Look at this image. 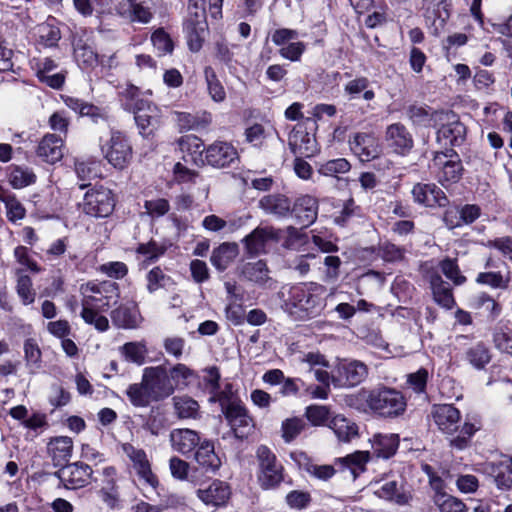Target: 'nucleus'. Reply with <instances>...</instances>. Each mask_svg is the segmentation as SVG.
Here are the masks:
<instances>
[{
    "mask_svg": "<svg viewBox=\"0 0 512 512\" xmlns=\"http://www.w3.org/2000/svg\"><path fill=\"white\" fill-rule=\"evenodd\" d=\"M326 287L317 282L300 283L281 292V307L294 320L319 316L325 308Z\"/></svg>",
    "mask_w": 512,
    "mask_h": 512,
    "instance_id": "1",
    "label": "nucleus"
},
{
    "mask_svg": "<svg viewBox=\"0 0 512 512\" xmlns=\"http://www.w3.org/2000/svg\"><path fill=\"white\" fill-rule=\"evenodd\" d=\"M432 419L437 428L450 437V446L457 450L466 449L480 424L465 421L460 428L461 413L452 404H437L432 407Z\"/></svg>",
    "mask_w": 512,
    "mask_h": 512,
    "instance_id": "2",
    "label": "nucleus"
},
{
    "mask_svg": "<svg viewBox=\"0 0 512 512\" xmlns=\"http://www.w3.org/2000/svg\"><path fill=\"white\" fill-rule=\"evenodd\" d=\"M360 396L374 414L383 418H397L406 411V398L395 388L378 386L361 391Z\"/></svg>",
    "mask_w": 512,
    "mask_h": 512,
    "instance_id": "3",
    "label": "nucleus"
},
{
    "mask_svg": "<svg viewBox=\"0 0 512 512\" xmlns=\"http://www.w3.org/2000/svg\"><path fill=\"white\" fill-rule=\"evenodd\" d=\"M82 307L108 311L120 298L119 285L112 281L88 282L81 286Z\"/></svg>",
    "mask_w": 512,
    "mask_h": 512,
    "instance_id": "4",
    "label": "nucleus"
},
{
    "mask_svg": "<svg viewBox=\"0 0 512 512\" xmlns=\"http://www.w3.org/2000/svg\"><path fill=\"white\" fill-rule=\"evenodd\" d=\"M436 140L439 145L446 149L460 146L466 139V127L459 120V117L452 111H440L437 115Z\"/></svg>",
    "mask_w": 512,
    "mask_h": 512,
    "instance_id": "5",
    "label": "nucleus"
},
{
    "mask_svg": "<svg viewBox=\"0 0 512 512\" xmlns=\"http://www.w3.org/2000/svg\"><path fill=\"white\" fill-rule=\"evenodd\" d=\"M259 464L258 483L265 490L274 489L283 481V466L277 461L276 455L265 445H260L256 451Z\"/></svg>",
    "mask_w": 512,
    "mask_h": 512,
    "instance_id": "6",
    "label": "nucleus"
},
{
    "mask_svg": "<svg viewBox=\"0 0 512 512\" xmlns=\"http://www.w3.org/2000/svg\"><path fill=\"white\" fill-rule=\"evenodd\" d=\"M218 401L235 436L237 438L246 437L254 428L253 419L246 407L241 402L230 400L224 395H220Z\"/></svg>",
    "mask_w": 512,
    "mask_h": 512,
    "instance_id": "7",
    "label": "nucleus"
},
{
    "mask_svg": "<svg viewBox=\"0 0 512 512\" xmlns=\"http://www.w3.org/2000/svg\"><path fill=\"white\" fill-rule=\"evenodd\" d=\"M104 158L115 169H125L132 159V146L127 137L119 131H113L108 140L101 143Z\"/></svg>",
    "mask_w": 512,
    "mask_h": 512,
    "instance_id": "8",
    "label": "nucleus"
},
{
    "mask_svg": "<svg viewBox=\"0 0 512 512\" xmlns=\"http://www.w3.org/2000/svg\"><path fill=\"white\" fill-rule=\"evenodd\" d=\"M81 207L88 216L105 218L114 211L115 198L110 189L103 186L94 187L85 193Z\"/></svg>",
    "mask_w": 512,
    "mask_h": 512,
    "instance_id": "9",
    "label": "nucleus"
},
{
    "mask_svg": "<svg viewBox=\"0 0 512 512\" xmlns=\"http://www.w3.org/2000/svg\"><path fill=\"white\" fill-rule=\"evenodd\" d=\"M122 452L131 463V467L138 477L142 486L156 489L159 482L157 476L153 473L151 463L144 449L135 447L131 443L121 445Z\"/></svg>",
    "mask_w": 512,
    "mask_h": 512,
    "instance_id": "10",
    "label": "nucleus"
},
{
    "mask_svg": "<svg viewBox=\"0 0 512 512\" xmlns=\"http://www.w3.org/2000/svg\"><path fill=\"white\" fill-rule=\"evenodd\" d=\"M431 167L441 184L456 183L462 176L463 166L459 155L454 149L436 152Z\"/></svg>",
    "mask_w": 512,
    "mask_h": 512,
    "instance_id": "11",
    "label": "nucleus"
},
{
    "mask_svg": "<svg viewBox=\"0 0 512 512\" xmlns=\"http://www.w3.org/2000/svg\"><path fill=\"white\" fill-rule=\"evenodd\" d=\"M134 120L140 135L149 138L161 124L160 109L146 99H137L132 106Z\"/></svg>",
    "mask_w": 512,
    "mask_h": 512,
    "instance_id": "12",
    "label": "nucleus"
},
{
    "mask_svg": "<svg viewBox=\"0 0 512 512\" xmlns=\"http://www.w3.org/2000/svg\"><path fill=\"white\" fill-rule=\"evenodd\" d=\"M143 378L153 401L165 399L174 392V384L171 383L166 368L162 366L145 368Z\"/></svg>",
    "mask_w": 512,
    "mask_h": 512,
    "instance_id": "13",
    "label": "nucleus"
},
{
    "mask_svg": "<svg viewBox=\"0 0 512 512\" xmlns=\"http://www.w3.org/2000/svg\"><path fill=\"white\" fill-rule=\"evenodd\" d=\"M93 470L88 464L77 461L62 466L55 476L66 489H79L88 485L92 480Z\"/></svg>",
    "mask_w": 512,
    "mask_h": 512,
    "instance_id": "14",
    "label": "nucleus"
},
{
    "mask_svg": "<svg viewBox=\"0 0 512 512\" xmlns=\"http://www.w3.org/2000/svg\"><path fill=\"white\" fill-rule=\"evenodd\" d=\"M99 475V479H94L95 482H99L98 496L108 508H117L120 503L117 469L114 466H106L102 468Z\"/></svg>",
    "mask_w": 512,
    "mask_h": 512,
    "instance_id": "15",
    "label": "nucleus"
},
{
    "mask_svg": "<svg viewBox=\"0 0 512 512\" xmlns=\"http://www.w3.org/2000/svg\"><path fill=\"white\" fill-rule=\"evenodd\" d=\"M337 376L332 377L334 387L356 386L368 375L366 364L358 360L340 362L336 369Z\"/></svg>",
    "mask_w": 512,
    "mask_h": 512,
    "instance_id": "16",
    "label": "nucleus"
},
{
    "mask_svg": "<svg viewBox=\"0 0 512 512\" xmlns=\"http://www.w3.org/2000/svg\"><path fill=\"white\" fill-rule=\"evenodd\" d=\"M349 146L362 162H369L381 153L379 139L371 132H357L349 139Z\"/></svg>",
    "mask_w": 512,
    "mask_h": 512,
    "instance_id": "17",
    "label": "nucleus"
},
{
    "mask_svg": "<svg viewBox=\"0 0 512 512\" xmlns=\"http://www.w3.org/2000/svg\"><path fill=\"white\" fill-rule=\"evenodd\" d=\"M411 193L414 202L426 207H445L449 203L445 193L434 183H417Z\"/></svg>",
    "mask_w": 512,
    "mask_h": 512,
    "instance_id": "18",
    "label": "nucleus"
},
{
    "mask_svg": "<svg viewBox=\"0 0 512 512\" xmlns=\"http://www.w3.org/2000/svg\"><path fill=\"white\" fill-rule=\"evenodd\" d=\"M237 160L238 152L234 146L228 142L217 141L206 149L205 161L213 167L224 168L230 166Z\"/></svg>",
    "mask_w": 512,
    "mask_h": 512,
    "instance_id": "19",
    "label": "nucleus"
},
{
    "mask_svg": "<svg viewBox=\"0 0 512 512\" xmlns=\"http://www.w3.org/2000/svg\"><path fill=\"white\" fill-rule=\"evenodd\" d=\"M289 149L295 156L311 157L317 151L316 139L302 125H297L288 137Z\"/></svg>",
    "mask_w": 512,
    "mask_h": 512,
    "instance_id": "20",
    "label": "nucleus"
},
{
    "mask_svg": "<svg viewBox=\"0 0 512 512\" xmlns=\"http://www.w3.org/2000/svg\"><path fill=\"white\" fill-rule=\"evenodd\" d=\"M385 139L388 146L397 154L405 155L413 148L412 134L402 123H393L386 128Z\"/></svg>",
    "mask_w": 512,
    "mask_h": 512,
    "instance_id": "21",
    "label": "nucleus"
},
{
    "mask_svg": "<svg viewBox=\"0 0 512 512\" xmlns=\"http://www.w3.org/2000/svg\"><path fill=\"white\" fill-rule=\"evenodd\" d=\"M173 451L188 456L195 451L201 442L197 431L188 428L173 429L169 435Z\"/></svg>",
    "mask_w": 512,
    "mask_h": 512,
    "instance_id": "22",
    "label": "nucleus"
},
{
    "mask_svg": "<svg viewBox=\"0 0 512 512\" xmlns=\"http://www.w3.org/2000/svg\"><path fill=\"white\" fill-rule=\"evenodd\" d=\"M318 210V200L313 196L303 195L295 200L291 214L299 225L308 227L316 221Z\"/></svg>",
    "mask_w": 512,
    "mask_h": 512,
    "instance_id": "23",
    "label": "nucleus"
},
{
    "mask_svg": "<svg viewBox=\"0 0 512 512\" xmlns=\"http://www.w3.org/2000/svg\"><path fill=\"white\" fill-rule=\"evenodd\" d=\"M36 155L47 163H56L63 157V139L56 134H46L37 146Z\"/></svg>",
    "mask_w": 512,
    "mask_h": 512,
    "instance_id": "24",
    "label": "nucleus"
},
{
    "mask_svg": "<svg viewBox=\"0 0 512 512\" xmlns=\"http://www.w3.org/2000/svg\"><path fill=\"white\" fill-rule=\"evenodd\" d=\"M194 458L199 467L205 473H216L221 466V460L216 454L214 445L211 441L205 439L194 451Z\"/></svg>",
    "mask_w": 512,
    "mask_h": 512,
    "instance_id": "25",
    "label": "nucleus"
},
{
    "mask_svg": "<svg viewBox=\"0 0 512 512\" xmlns=\"http://www.w3.org/2000/svg\"><path fill=\"white\" fill-rule=\"evenodd\" d=\"M469 307L484 314L488 322H494L502 313V306L487 292H479L469 300Z\"/></svg>",
    "mask_w": 512,
    "mask_h": 512,
    "instance_id": "26",
    "label": "nucleus"
},
{
    "mask_svg": "<svg viewBox=\"0 0 512 512\" xmlns=\"http://www.w3.org/2000/svg\"><path fill=\"white\" fill-rule=\"evenodd\" d=\"M111 319L118 328L134 329L138 327L141 315L136 304L126 303L111 312Z\"/></svg>",
    "mask_w": 512,
    "mask_h": 512,
    "instance_id": "27",
    "label": "nucleus"
},
{
    "mask_svg": "<svg viewBox=\"0 0 512 512\" xmlns=\"http://www.w3.org/2000/svg\"><path fill=\"white\" fill-rule=\"evenodd\" d=\"M429 282L434 301L447 310L452 309L456 302L450 284L438 273L431 274Z\"/></svg>",
    "mask_w": 512,
    "mask_h": 512,
    "instance_id": "28",
    "label": "nucleus"
},
{
    "mask_svg": "<svg viewBox=\"0 0 512 512\" xmlns=\"http://www.w3.org/2000/svg\"><path fill=\"white\" fill-rule=\"evenodd\" d=\"M197 495L206 505L214 507L224 505L230 497L229 486L219 480L213 481L208 488L200 489Z\"/></svg>",
    "mask_w": 512,
    "mask_h": 512,
    "instance_id": "29",
    "label": "nucleus"
},
{
    "mask_svg": "<svg viewBox=\"0 0 512 512\" xmlns=\"http://www.w3.org/2000/svg\"><path fill=\"white\" fill-rule=\"evenodd\" d=\"M64 104L80 116H87L97 123L99 120H106L107 113L105 109L88 103L82 99L73 96H62Z\"/></svg>",
    "mask_w": 512,
    "mask_h": 512,
    "instance_id": "30",
    "label": "nucleus"
},
{
    "mask_svg": "<svg viewBox=\"0 0 512 512\" xmlns=\"http://www.w3.org/2000/svg\"><path fill=\"white\" fill-rule=\"evenodd\" d=\"M491 359L490 348L482 341L473 343L463 353V360L476 370H484Z\"/></svg>",
    "mask_w": 512,
    "mask_h": 512,
    "instance_id": "31",
    "label": "nucleus"
},
{
    "mask_svg": "<svg viewBox=\"0 0 512 512\" xmlns=\"http://www.w3.org/2000/svg\"><path fill=\"white\" fill-rule=\"evenodd\" d=\"M489 473L500 490L512 488V457H504L498 462L489 464Z\"/></svg>",
    "mask_w": 512,
    "mask_h": 512,
    "instance_id": "32",
    "label": "nucleus"
},
{
    "mask_svg": "<svg viewBox=\"0 0 512 512\" xmlns=\"http://www.w3.org/2000/svg\"><path fill=\"white\" fill-rule=\"evenodd\" d=\"M399 446V436L397 434H376L371 440L373 454L377 458L388 459L392 457Z\"/></svg>",
    "mask_w": 512,
    "mask_h": 512,
    "instance_id": "33",
    "label": "nucleus"
},
{
    "mask_svg": "<svg viewBox=\"0 0 512 512\" xmlns=\"http://www.w3.org/2000/svg\"><path fill=\"white\" fill-rule=\"evenodd\" d=\"M291 457L298 465L304 469L309 475L323 481H327L335 474V469L331 465H317L312 463L308 456L303 453H293Z\"/></svg>",
    "mask_w": 512,
    "mask_h": 512,
    "instance_id": "34",
    "label": "nucleus"
},
{
    "mask_svg": "<svg viewBox=\"0 0 512 512\" xmlns=\"http://www.w3.org/2000/svg\"><path fill=\"white\" fill-rule=\"evenodd\" d=\"M72 450V439L66 436L56 437L48 444V452L55 466H60L67 462L72 456Z\"/></svg>",
    "mask_w": 512,
    "mask_h": 512,
    "instance_id": "35",
    "label": "nucleus"
},
{
    "mask_svg": "<svg viewBox=\"0 0 512 512\" xmlns=\"http://www.w3.org/2000/svg\"><path fill=\"white\" fill-rule=\"evenodd\" d=\"M260 208L268 214L284 217L291 212L289 199L281 194L266 195L259 201Z\"/></svg>",
    "mask_w": 512,
    "mask_h": 512,
    "instance_id": "36",
    "label": "nucleus"
},
{
    "mask_svg": "<svg viewBox=\"0 0 512 512\" xmlns=\"http://www.w3.org/2000/svg\"><path fill=\"white\" fill-rule=\"evenodd\" d=\"M237 255V244L223 243L213 250L210 261L217 270L224 271L228 268V266L236 258Z\"/></svg>",
    "mask_w": 512,
    "mask_h": 512,
    "instance_id": "37",
    "label": "nucleus"
},
{
    "mask_svg": "<svg viewBox=\"0 0 512 512\" xmlns=\"http://www.w3.org/2000/svg\"><path fill=\"white\" fill-rule=\"evenodd\" d=\"M179 146L182 152H187V157H190V161L194 164L199 165L204 163L203 153L205 146L203 141L194 135H187L182 137L179 141ZM184 160L187 162L188 159L184 156Z\"/></svg>",
    "mask_w": 512,
    "mask_h": 512,
    "instance_id": "38",
    "label": "nucleus"
},
{
    "mask_svg": "<svg viewBox=\"0 0 512 512\" xmlns=\"http://www.w3.org/2000/svg\"><path fill=\"white\" fill-rule=\"evenodd\" d=\"M339 441L350 442L358 436L357 425L342 415L334 416L329 423Z\"/></svg>",
    "mask_w": 512,
    "mask_h": 512,
    "instance_id": "39",
    "label": "nucleus"
},
{
    "mask_svg": "<svg viewBox=\"0 0 512 512\" xmlns=\"http://www.w3.org/2000/svg\"><path fill=\"white\" fill-rule=\"evenodd\" d=\"M273 237V232L269 228L258 227L248 234L243 242L248 254L257 255L263 251L267 240Z\"/></svg>",
    "mask_w": 512,
    "mask_h": 512,
    "instance_id": "40",
    "label": "nucleus"
},
{
    "mask_svg": "<svg viewBox=\"0 0 512 512\" xmlns=\"http://www.w3.org/2000/svg\"><path fill=\"white\" fill-rule=\"evenodd\" d=\"M206 30V22L203 20L188 19L184 23V31L187 34L188 45L191 51L197 52L201 49Z\"/></svg>",
    "mask_w": 512,
    "mask_h": 512,
    "instance_id": "41",
    "label": "nucleus"
},
{
    "mask_svg": "<svg viewBox=\"0 0 512 512\" xmlns=\"http://www.w3.org/2000/svg\"><path fill=\"white\" fill-rule=\"evenodd\" d=\"M440 111H435L428 106L411 105L407 114L409 119L416 125L431 126L436 125Z\"/></svg>",
    "mask_w": 512,
    "mask_h": 512,
    "instance_id": "42",
    "label": "nucleus"
},
{
    "mask_svg": "<svg viewBox=\"0 0 512 512\" xmlns=\"http://www.w3.org/2000/svg\"><path fill=\"white\" fill-rule=\"evenodd\" d=\"M16 292L23 305H30L35 301L36 292L30 276L23 269L16 270Z\"/></svg>",
    "mask_w": 512,
    "mask_h": 512,
    "instance_id": "43",
    "label": "nucleus"
},
{
    "mask_svg": "<svg viewBox=\"0 0 512 512\" xmlns=\"http://www.w3.org/2000/svg\"><path fill=\"white\" fill-rule=\"evenodd\" d=\"M477 284L486 285L492 289L506 290L509 288L511 282L510 271L502 274L500 271H487L478 273L476 279Z\"/></svg>",
    "mask_w": 512,
    "mask_h": 512,
    "instance_id": "44",
    "label": "nucleus"
},
{
    "mask_svg": "<svg viewBox=\"0 0 512 512\" xmlns=\"http://www.w3.org/2000/svg\"><path fill=\"white\" fill-rule=\"evenodd\" d=\"M24 358L26 367L30 374H36L41 368L42 353L37 342L32 339H26L24 342Z\"/></svg>",
    "mask_w": 512,
    "mask_h": 512,
    "instance_id": "45",
    "label": "nucleus"
},
{
    "mask_svg": "<svg viewBox=\"0 0 512 512\" xmlns=\"http://www.w3.org/2000/svg\"><path fill=\"white\" fill-rule=\"evenodd\" d=\"M448 7L447 0H423L425 17L432 19L434 22L439 20L441 25L449 18Z\"/></svg>",
    "mask_w": 512,
    "mask_h": 512,
    "instance_id": "46",
    "label": "nucleus"
},
{
    "mask_svg": "<svg viewBox=\"0 0 512 512\" xmlns=\"http://www.w3.org/2000/svg\"><path fill=\"white\" fill-rule=\"evenodd\" d=\"M74 57L79 65L83 67H93L98 64L99 55L94 49L82 39H79L74 44Z\"/></svg>",
    "mask_w": 512,
    "mask_h": 512,
    "instance_id": "47",
    "label": "nucleus"
},
{
    "mask_svg": "<svg viewBox=\"0 0 512 512\" xmlns=\"http://www.w3.org/2000/svg\"><path fill=\"white\" fill-rule=\"evenodd\" d=\"M126 395L131 404L135 407H146L153 401L150 390H148V387L145 385L143 377L140 383L129 385L126 390Z\"/></svg>",
    "mask_w": 512,
    "mask_h": 512,
    "instance_id": "48",
    "label": "nucleus"
},
{
    "mask_svg": "<svg viewBox=\"0 0 512 512\" xmlns=\"http://www.w3.org/2000/svg\"><path fill=\"white\" fill-rule=\"evenodd\" d=\"M268 273L269 270L267 268V265L262 260L246 263L242 269V274L244 278L260 285L268 281Z\"/></svg>",
    "mask_w": 512,
    "mask_h": 512,
    "instance_id": "49",
    "label": "nucleus"
},
{
    "mask_svg": "<svg viewBox=\"0 0 512 512\" xmlns=\"http://www.w3.org/2000/svg\"><path fill=\"white\" fill-rule=\"evenodd\" d=\"M173 405L176 415L181 419L196 418L199 412V404L189 396H175Z\"/></svg>",
    "mask_w": 512,
    "mask_h": 512,
    "instance_id": "50",
    "label": "nucleus"
},
{
    "mask_svg": "<svg viewBox=\"0 0 512 512\" xmlns=\"http://www.w3.org/2000/svg\"><path fill=\"white\" fill-rule=\"evenodd\" d=\"M35 181L36 175L31 168L23 166L11 167L9 182L13 188L21 189L34 184Z\"/></svg>",
    "mask_w": 512,
    "mask_h": 512,
    "instance_id": "51",
    "label": "nucleus"
},
{
    "mask_svg": "<svg viewBox=\"0 0 512 512\" xmlns=\"http://www.w3.org/2000/svg\"><path fill=\"white\" fill-rule=\"evenodd\" d=\"M132 21L148 23L152 19L151 0H126Z\"/></svg>",
    "mask_w": 512,
    "mask_h": 512,
    "instance_id": "52",
    "label": "nucleus"
},
{
    "mask_svg": "<svg viewBox=\"0 0 512 512\" xmlns=\"http://www.w3.org/2000/svg\"><path fill=\"white\" fill-rule=\"evenodd\" d=\"M204 76L207 83L208 93L213 101L223 102L226 98V92L214 69L210 66L205 67Z\"/></svg>",
    "mask_w": 512,
    "mask_h": 512,
    "instance_id": "53",
    "label": "nucleus"
},
{
    "mask_svg": "<svg viewBox=\"0 0 512 512\" xmlns=\"http://www.w3.org/2000/svg\"><path fill=\"white\" fill-rule=\"evenodd\" d=\"M169 378L171 383L174 384L175 388L187 387L191 379L194 378L195 372L184 364L178 363L169 370Z\"/></svg>",
    "mask_w": 512,
    "mask_h": 512,
    "instance_id": "54",
    "label": "nucleus"
},
{
    "mask_svg": "<svg viewBox=\"0 0 512 512\" xmlns=\"http://www.w3.org/2000/svg\"><path fill=\"white\" fill-rule=\"evenodd\" d=\"M165 252L166 247L153 240L141 243L136 248V253L144 257V263L147 265L156 262Z\"/></svg>",
    "mask_w": 512,
    "mask_h": 512,
    "instance_id": "55",
    "label": "nucleus"
},
{
    "mask_svg": "<svg viewBox=\"0 0 512 512\" xmlns=\"http://www.w3.org/2000/svg\"><path fill=\"white\" fill-rule=\"evenodd\" d=\"M370 459L369 451H356L343 458L344 464L350 470L353 478L355 479L360 473L365 470V465Z\"/></svg>",
    "mask_w": 512,
    "mask_h": 512,
    "instance_id": "56",
    "label": "nucleus"
},
{
    "mask_svg": "<svg viewBox=\"0 0 512 512\" xmlns=\"http://www.w3.org/2000/svg\"><path fill=\"white\" fill-rule=\"evenodd\" d=\"M306 422L300 417L287 418L282 422V438L286 443L292 442L305 429Z\"/></svg>",
    "mask_w": 512,
    "mask_h": 512,
    "instance_id": "57",
    "label": "nucleus"
},
{
    "mask_svg": "<svg viewBox=\"0 0 512 512\" xmlns=\"http://www.w3.org/2000/svg\"><path fill=\"white\" fill-rule=\"evenodd\" d=\"M121 352L126 360L142 365L145 362L147 348L142 342H128L121 347Z\"/></svg>",
    "mask_w": 512,
    "mask_h": 512,
    "instance_id": "58",
    "label": "nucleus"
},
{
    "mask_svg": "<svg viewBox=\"0 0 512 512\" xmlns=\"http://www.w3.org/2000/svg\"><path fill=\"white\" fill-rule=\"evenodd\" d=\"M101 312L100 310L82 307L80 315L86 324L93 326L99 332H105L109 329V320L106 316L101 315Z\"/></svg>",
    "mask_w": 512,
    "mask_h": 512,
    "instance_id": "59",
    "label": "nucleus"
},
{
    "mask_svg": "<svg viewBox=\"0 0 512 512\" xmlns=\"http://www.w3.org/2000/svg\"><path fill=\"white\" fill-rule=\"evenodd\" d=\"M146 280L147 290L149 293H154L157 290L165 288L172 283L171 277L166 275L160 267L152 268L148 272Z\"/></svg>",
    "mask_w": 512,
    "mask_h": 512,
    "instance_id": "60",
    "label": "nucleus"
},
{
    "mask_svg": "<svg viewBox=\"0 0 512 512\" xmlns=\"http://www.w3.org/2000/svg\"><path fill=\"white\" fill-rule=\"evenodd\" d=\"M442 273L456 286L466 283L467 278L461 273L455 259L445 258L439 264Z\"/></svg>",
    "mask_w": 512,
    "mask_h": 512,
    "instance_id": "61",
    "label": "nucleus"
},
{
    "mask_svg": "<svg viewBox=\"0 0 512 512\" xmlns=\"http://www.w3.org/2000/svg\"><path fill=\"white\" fill-rule=\"evenodd\" d=\"M350 168L351 165L345 158H337L321 164L318 171L324 176L338 177L339 174L347 173Z\"/></svg>",
    "mask_w": 512,
    "mask_h": 512,
    "instance_id": "62",
    "label": "nucleus"
},
{
    "mask_svg": "<svg viewBox=\"0 0 512 512\" xmlns=\"http://www.w3.org/2000/svg\"><path fill=\"white\" fill-rule=\"evenodd\" d=\"M434 502L440 512H465L466 505L459 499L448 495L439 494L434 496Z\"/></svg>",
    "mask_w": 512,
    "mask_h": 512,
    "instance_id": "63",
    "label": "nucleus"
},
{
    "mask_svg": "<svg viewBox=\"0 0 512 512\" xmlns=\"http://www.w3.org/2000/svg\"><path fill=\"white\" fill-rule=\"evenodd\" d=\"M495 347L503 352L512 355V330L508 327H499L493 334Z\"/></svg>",
    "mask_w": 512,
    "mask_h": 512,
    "instance_id": "64",
    "label": "nucleus"
}]
</instances>
